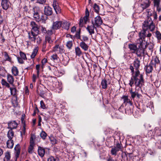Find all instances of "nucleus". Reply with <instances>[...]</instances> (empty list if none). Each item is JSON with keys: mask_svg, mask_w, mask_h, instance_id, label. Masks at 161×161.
<instances>
[{"mask_svg": "<svg viewBox=\"0 0 161 161\" xmlns=\"http://www.w3.org/2000/svg\"><path fill=\"white\" fill-rule=\"evenodd\" d=\"M47 161H56V159L53 157L51 156L48 158Z\"/></svg>", "mask_w": 161, "mask_h": 161, "instance_id": "nucleus-63", "label": "nucleus"}, {"mask_svg": "<svg viewBox=\"0 0 161 161\" xmlns=\"http://www.w3.org/2000/svg\"><path fill=\"white\" fill-rule=\"evenodd\" d=\"M101 84L103 88L105 89L107 87V81L105 79L102 80Z\"/></svg>", "mask_w": 161, "mask_h": 161, "instance_id": "nucleus-37", "label": "nucleus"}, {"mask_svg": "<svg viewBox=\"0 0 161 161\" xmlns=\"http://www.w3.org/2000/svg\"><path fill=\"white\" fill-rule=\"evenodd\" d=\"M9 0H2L1 2V6L4 10H7L10 7V3L9 1Z\"/></svg>", "mask_w": 161, "mask_h": 161, "instance_id": "nucleus-10", "label": "nucleus"}, {"mask_svg": "<svg viewBox=\"0 0 161 161\" xmlns=\"http://www.w3.org/2000/svg\"><path fill=\"white\" fill-rule=\"evenodd\" d=\"M15 158L17 159L19 158L20 151V147L19 144H17L14 147Z\"/></svg>", "mask_w": 161, "mask_h": 161, "instance_id": "nucleus-14", "label": "nucleus"}, {"mask_svg": "<svg viewBox=\"0 0 161 161\" xmlns=\"http://www.w3.org/2000/svg\"><path fill=\"white\" fill-rule=\"evenodd\" d=\"M120 151L119 149L116 147L115 146L112 147L111 151V153L113 155L115 156L117 154V153L119 151Z\"/></svg>", "mask_w": 161, "mask_h": 161, "instance_id": "nucleus-36", "label": "nucleus"}, {"mask_svg": "<svg viewBox=\"0 0 161 161\" xmlns=\"http://www.w3.org/2000/svg\"><path fill=\"white\" fill-rule=\"evenodd\" d=\"M73 46V43L72 41H69L66 43V46L69 49H71Z\"/></svg>", "mask_w": 161, "mask_h": 161, "instance_id": "nucleus-50", "label": "nucleus"}, {"mask_svg": "<svg viewBox=\"0 0 161 161\" xmlns=\"http://www.w3.org/2000/svg\"><path fill=\"white\" fill-rule=\"evenodd\" d=\"M53 5L56 14H58L60 13L61 12L60 8L56 1L55 2H54Z\"/></svg>", "mask_w": 161, "mask_h": 161, "instance_id": "nucleus-17", "label": "nucleus"}, {"mask_svg": "<svg viewBox=\"0 0 161 161\" xmlns=\"http://www.w3.org/2000/svg\"><path fill=\"white\" fill-rule=\"evenodd\" d=\"M1 83L3 86H5L8 88L10 87L9 84L4 79H2Z\"/></svg>", "mask_w": 161, "mask_h": 161, "instance_id": "nucleus-40", "label": "nucleus"}, {"mask_svg": "<svg viewBox=\"0 0 161 161\" xmlns=\"http://www.w3.org/2000/svg\"><path fill=\"white\" fill-rule=\"evenodd\" d=\"M33 17L36 21H39L40 20L39 14H33Z\"/></svg>", "mask_w": 161, "mask_h": 161, "instance_id": "nucleus-55", "label": "nucleus"}, {"mask_svg": "<svg viewBox=\"0 0 161 161\" xmlns=\"http://www.w3.org/2000/svg\"><path fill=\"white\" fill-rule=\"evenodd\" d=\"M62 21H57L54 22L52 26V29L53 30H57L61 27Z\"/></svg>", "mask_w": 161, "mask_h": 161, "instance_id": "nucleus-9", "label": "nucleus"}, {"mask_svg": "<svg viewBox=\"0 0 161 161\" xmlns=\"http://www.w3.org/2000/svg\"><path fill=\"white\" fill-rule=\"evenodd\" d=\"M30 25L31 27V32L38 35L40 34L39 29L40 26H38L35 22L31 21Z\"/></svg>", "mask_w": 161, "mask_h": 161, "instance_id": "nucleus-6", "label": "nucleus"}, {"mask_svg": "<svg viewBox=\"0 0 161 161\" xmlns=\"http://www.w3.org/2000/svg\"><path fill=\"white\" fill-rule=\"evenodd\" d=\"M151 133L152 130H151L148 131V133L146 134V133H141V135L138 136L140 137L143 139L145 138H147L148 139H151V138L152 137V136H151Z\"/></svg>", "mask_w": 161, "mask_h": 161, "instance_id": "nucleus-12", "label": "nucleus"}, {"mask_svg": "<svg viewBox=\"0 0 161 161\" xmlns=\"http://www.w3.org/2000/svg\"><path fill=\"white\" fill-rule=\"evenodd\" d=\"M44 13L47 15H51L53 13L52 8L48 6L45 7L44 8Z\"/></svg>", "mask_w": 161, "mask_h": 161, "instance_id": "nucleus-18", "label": "nucleus"}, {"mask_svg": "<svg viewBox=\"0 0 161 161\" xmlns=\"http://www.w3.org/2000/svg\"><path fill=\"white\" fill-rule=\"evenodd\" d=\"M40 104L41 107L43 109L46 108V107L43 101H40Z\"/></svg>", "mask_w": 161, "mask_h": 161, "instance_id": "nucleus-61", "label": "nucleus"}, {"mask_svg": "<svg viewBox=\"0 0 161 161\" xmlns=\"http://www.w3.org/2000/svg\"><path fill=\"white\" fill-rule=\"evenodd\" d=\"M46 42H44L43 43V44L42 46V51L43 52H45L46 51Z\"/></svg>", "mask_w": 161, "mask_h": 161, "instance_id": "nucleus-62", "label": "nucleus"}, {"mask_svg": "<svg viewBox=\"0 0 161 161\" xmlns=\"http://www.w3.org/2000/svg\"><path fill=\"white\" fill-rule=\"evenodd\" d=\"M155 25L152 20L151 18H149L148 20L145 21L143 23L142 30L145 31L146 34V30L149 29L151 31L153 32L155 30Z\"/></svg>", "mask_w": 161, "mask_h": 161, "instance_id": "nucleus-3", "label": "nucleus"}, {"mask_svg": "<svg viewBox=\"0 0 161 161\" xmlns=\"http://www.w3.org/2000/svg\"><path fill=\"white\" fill-rule=\"evenodd\" d=\"M58 58L57 54H53L51 56V59H53L54 61H56L58 60Z\"/></svg>", "mask_w": 161, "mask_h": 161, "instance_id": "nucleus-56", "label": "nucleus"}, {"mask_svg": "<svg viewBox=\"0 0 161 161\" xmlns=\"http://www.w3.org/2000/svg\"><path fill=\"white\" fill-rule=\"evenodd\" d=\"M95 11L97 13H98L99 10V7L96 3H94L93 6Z\"/></svg>", "mask_w": 161, "mask_h": 161, "instance_id": "nucleus-39", "label": "nucleus"}, {"mask_svg": "<svg viewBox=\"0 0 161 161\" xmlns=\"http://www.w3.org/2000/svg\"><path fill=\"white\" fill-rule=\"evenodd\" d=\"M33 14H39L40 12L39 8L38 7H35L33 8Z\"/></svg>", "mask_w": 161, "mask_h": 161, "instance_id": "nucleus-45", "label": "nucleus"}, {"mask_svg": "<svg viewBox=\"0 0 161 161\" xmlns=\"http://www.w3.org/2000/svg\"><path fill=\"white\" fill-rule=\"evenodd\" d=\"M145 2H142L139 6L137 9V12L138 13L142 12L144 9L148 8L150 5L151 2L150 0H146Z\"/></svg>", "mask_w": 161, "mask_h": 161, "instance_id": "nucleus-4", "label": "nucleus"}, {"mask_svg": "<svg viewBox=\"0 0 161 161\" xmlns=\"http://www.w3.org/2000/svg\"><path fill=\"white\" fill-rule=\"evenodd\" d=\"M10 91L11 94L13 95H15L16 94L17 90L16 88L14 87L10 88Z\"/></svg>", "mask_w": 161, "mask_h": 161, "instance_id": "nucleus-46", "label": "nucleus"}, {"mask_svg": "<svg viewBox=\"0 0 161 161\" xmlns=\"http://www.w3.org/2000/svg\"><path fill=\"white\" fill-rule=\"evenodd\" d=\"M92 24L96 27H99L103 23V20L99 15L97 16L94 19V20L92 21Z\"/></svg>", "mask_w": 161, "mask_h": 161, "instance_id": "nucleus-7", "label": "nucleus"}, {"mask_svg": "<svg viewBox=\"0 0 161 161\" xmlns=\"http://www.w3.org/2000/svg\"><path fill=\"white\" fill-rule=\"evenodd\" d=\"M154 61L155 62V66H156V64H159L160 63V60L158 58L156 57L154 59Z\"/></svg>", "mask_w": 161, "mask_h": 161, "instance_id": "nucleus-59", "label": "nucleus"}, {"mask_svg": "<svg viewBox=\"0 0 161 161\" xmlns=\"http://www.w3.org/2000/svg\"><path fill=\"white\" fill-rule=\"evenodd\" d=\"M88 39V37L87 36H83L82 37V38H80V39L82 42H84L87 41Z\"/></svg>", "mask_w": 161, "mask_h": 161, "instance_id": "nucleus-58", "label": "nucleus"}, {"mask_svg": "<svg viewBox=\"0 0 161 161\" xmlns=\"http://www.w3.org/2000/svg\"><path fill=\"white\" fill-rule=\"evenodd\" d=\"M10 154L9 152H7L5 153V156L4 158V160H6L7 161L9 160L10 159Z\"/></svg>", "mask_w": 161, "mask_h": 161, "instance_id": "nucleus-51", "label": "nucleus"}, {"mask_svg": "<svg viewBox=\"0 0 161 161\" xmlns=\"http://www.w3.org/2000/svg\"><path fill=\"white\" fill-rule=\"evenodd\" d=\"M139 38L136 41V44L139 48L146 49L147 47V42L145 40L146 37L145 31H141L139 33Z\"/></svg>", "mask_w": 161, "mask_h": 161, "instance_id": "nucleus-2", "label": "nucleus"}, {"mask_svg": "<svg viewBox=\"0 0 161 161\" xmlns=\"http://www.w3.org/2000/svg\"><path fill=\"white\" fill-rule=\"evenodd\" d=\"M146 71L148 73H149L152 72L153 70V67L152 64H150L145 67Z\"/></svg>", "mask_w": 161, "mask_h": 161, "instance_id": "nucleus-30", "label": "nucleus"}, {"mask_svg": "<svg viewBox=\"0 0 161 161\" xmlns=\"http://www.w3.org/2000/svg\"><path fill=\"white\" fill-rule=\"evenodd\" d=\"M41 137L43 140H45L47 136V133L44 131H42L40 134Z\"/></svg>", "mask_w": 161, "mask_h": 161, "instance_id": "nucleus-49", "label": "nucleus"}, {"mask_svg": "<svg viewBox=\"0 0 161 161\" xmlns=\"http://www.w3.org/2000/svg\"><path fill=\"white\" fill-rule=\"evenodd\" d=\"M123 108V106L122 105H121L119 108V110L117 111L116 113L115 114V115H114V116L118 118H120L121 116L120 115V113H121L120 111L121 109Z\"/></svg>", "mask_w": 161, "mask_h": 161, "instance_id": "nucleus-35", "label": "nucleus"}, {"mask_svg": "<svg viewBox=\"0 0 161 161\" xmlns=\"http://www.w3.org/2000/svg\"><path fill=\"white\" fill-rule=\"evenodd\" d=\"M40 29L43 33L46 34V33H47V30L46 28L43 27L42 25L40 26Z\"/></svg>", "mask_w": 161, "mask_h": 161, "instance_id": "nucleus-52", "label": "nucleus"}, {"mask_svg": "<svg viewBox=\"0 0 161 161\" xmlns=\"http://www.w3.org/2000/svg\"><path fill=\"white\" fill-rule=\"evenodd\" d=\"M145 49H143L142 48H137V50L135 53L138 57H140L142 56V54H144Z\"/></svg>", "mask_w": 161, "mask_h": 161, "instance_id": "nucleus-20", "label": "nucleus"}, {"mask_svg": "<svg viewBox=\"0 0 161 161\" xmlns=\"http://www.w3.org/2000/svg\"><path fill=\"white\" fill-rule=\"evenodd\" d=\"M140 61L138 58H137L133 62V65L136 68V71L138 70V68L140 66Z\"/></svg>", "mask_w": 161, "mask_h": 161, "instance_id": "nucleus-32", "label": "nucleus"}, {"mask_svg": "<svg viewBox=\"0 0 161 161\" xmlns=\"http://www.w3.org/2000/svg\"><path fill=\"white\" fill-rule=\"evenodd\" d=\"M53 86L57 91L58 90L60 91L62 88L61 85L58 82H56L54 83L53 84Z\"/></svg>", "mask_w": 161, "mask_h": 161, "instance_id": "nucleus-26", "label": "nucleus"}, {"mask_svg": "<svg viewBox=\"0 0 161 161\" xmlns=\"http://www.w3.org/2000/svg\"><path fill=\"white\" fill-rule=\"evenodd\" d=\"M144 83L143 76L140 74L139 70L136 71L134 75H132L129 80V85L132 87L134 83L136 87L141 88Z\"/></svg>", "mask_w": 161, "mask_h": 161, "instance_id": "nucleus-1", "label": "nucleus"}, {"mask_svg": "<svg viewBox=\"0 0 161 161\" xmlns=\"http://www.w3.org/2000/svg\"><path fill=\"white\" fill-rule=\"evenodd\" d=\"M25 130V122H24L23 125V129L22 130V131H20L21 136L22 137L23 135H25L26 132Z\"/></svg>", "mask_w": 161, "mask_h": 161, "instance_id": "nucleus-38", "label": "nucleus"}, {"mask_svg": "<svg viewBox=\"0 0 161 161\" xmlns=\"http://www.w3.org/2000/svg\"><path fill=\"white\" fill-rule=\"evenodd\" d=\"M154 45L153 43L150 42L147 43V47H148L149 50L152 51Z\"/></svg>", "mask_w": 161, "mask_h": 161, "instance_id": "nucleus-48", "label": "nucleus"}, {"mask_svg": "<svg viewBox=\"0 0 161 161\" xmlns=\"http://www.w3.org/2000/svg\"><path fill=\"white\" fill-rule=\"evenodd\" d=\"M37 34L31 31L28 32V38L29 41L27 42V45H29V43L30 42H35V39L36 36H37Z\"/></svg>", "mask_w": 161, "mask_h": 161, "instance_id": "nucleus-8", "label": "nucleus"}, {"mask_svg": "<svg viewBox=\"0 0 161 161\" xmlns=\"http://www.w3.org/2000/svg\"><path fill=\"white\" fill-rule=\"evenodd\" d=\"M45 42H46V43L47 42L49 43H51L53 42V41L51 39V37L47 35L45 36Z\"/></svg>", "mask_w": 161, "mask_h": 161, "instance_id": "nucleus-47", "label": "nucleus"}, {"mask_svg": "<svg viewBox=\"0 0 161 161\" xmlns=\"http://www.w3.org/2000/svg\"><path fill=\"white\" fill-rule=\"evenodd\" d=\"M38 51V47H35L33 50L31 54V58H34L37 55Z\"/></svg>", "mask_w": 161, "mask_h": 161, "instance_id": "nucleus-27", "label": "nucleus"}, {"mask_svg": "<svg viewBox=\"0 0 161 161\" xmlns=\"http://www.w3.org/2000/svg\"><path fill=\"white\" fill-rule=\"evenodd\" d=\"M39 78V76H38L37 75L35 74H33L32 75V81L33 83H35L36 79Z\"/></svg>", "mask_w": 161, "mask_h": 161, "instance_id": "nucleus-53", "label": "nucleus"}, {"mask_svg": "<svg viewBox=\"0 0 161 161\" xmlns=\"http://www.w3.org/2000/svg\"><path fill=\"white\" fill-rule=\"evenodd\" d=\"M70 24L69 22L66 21H62V25H61V27L66 30H68L70 27Z\"/></svg>", "mask_w": 161, "mask_h": 161, "instance_id": "nucleus-16", "label": "nucleus"}, {"mask_svg": "<svg viewBox=\"0 0 161 161\" xmlns=\"http://www.w3.org/2000/svg\"><path fill=\"white\" fill-rule=\"evenodd\" d=\"M154 5L156 7H158L159 6V3L160 2V0H154Z\"/></svg>", "mask_w": 161, "mask_h": 161, "instance_id": "nucleus-57", "label": "nucleus"}, {"mask_svg": "<svg viewBox=\"0 0 161 161\" xmlns=\"http://www.w3.org/2000/svg\"><path fill=\"white\" fill-rule=\"evenodd\" d=\"M129 48L132 53H135L137 50V46L135 44H130L129 45Z\"/></svg>", "mask_w": 161, "mask_h": 161, "instance_id": "nucleus-24", "label": "nucleus"}, {"mask_svg": "<svg viewBox=\"0 0 161 161\" xmlns=\"http://www.w3.org/2000/svg\"><path fill=\"white\" fill-rule=\"evenodd\" d=\"M53 50L57 53H61L64 52L62 47L59 46L58 45H56L53 47Z\"/></svg>", "mask_w": 161, "mask_h": 161, "instance_id": "nucleus-15", "label": "nucleus"}, {"mask_svg": "<svg viewBox=\"0 0 161 161\" xmlns=\"http://www.w3.org/2000/svg\"><path fill=\"white\" fill-rule=\"evenodd\" d=\"M38 153L39 155L42 157L44 155L45 153V150L44 148L41 147H38Z\"/></svg>", "mask_w": 161, "mask_h": 161, "instance_id": "nucleus-29", "label": "nucleus"}, {"mask_svg": "<svg viewBox=\"0 0 161 161\" xmlns=\"http://www.w3.org/2000/svg\"><path fill=\"white\" fill-rule=\"evenodd\" d=\"M7 79L8 81L10 84H13L14 81V78L11 75L9 74H7Z\"/></svg>", "mask_w": 161, "mask_h": 161, "instance_id": "nucleus-25", "label": "nucleus"}, {"mask_svg": "<svg viewBox=\"0 0 161 161\" xmlns=\"http://www.w3.org/2000/svg\"><path fill=\"white\" fill-rule=\"evenodd\" d=\"M80 46L84 51H87L89 48V46L84 42H81L80 43Z\"/></svg>", "mask_w": 161, "mask_h": 161, "instance_id": "nucleus-21", "label": "nucleus"}, {"mask_svg": "<svg viewBox=\"0 0 161 161\" xmlns=\"http://www.w3.org/2000/svg\"><path fill=\"white\" fill-rule=\"evenodd\" d=\"M97 27L92 24L87 26L86 29L88 31L90 35L92 37V34L94 33V29H96Z\"/></svg>", "mask_w": 161, "mask_h": 161, "instance_id": "nucleus-11", "label": "nucleus"}, {"mask_svg": "<svg viewBox=\"0 0 161 161\" xmlns=\"http://www.w3.org/2000/svg\"><path fill=\"white\" fill-rule=\"evenodd\" d=\"M42 41V39L40 37L37 35V36L36 37L35 39V42H36L38 44H39L41 43Z\"/></svg>", "mask_w": 161, "mask_h": 161, "instance_id": "nucleus-43", "label": "nucleus"}, {"mask_svg": "<svg viewBox=\"0 0 161 161\" xmlns=\"http://www.w3.org/2000/svg\"><path fill=\"white\" fill-rule=\"evenodd\" d=\"M85 15L83 18H81L79 23L80 27H82L84 24H86L88 19L89 17V12L87 8L86 9L85 12Z\"/></svg>", "mask_w": 161, "mask_h": 161, "instance_id": "nucleus-5", "label": "nucleus"}, {"mask_svg": "<svg viewBox=\"0 0 161 161\" xmlns=\"http://www.w3.org/2000/svg\"><path fill=\"white\" fill-rule=\"evenodd\" d=\"M146 12L147 13V20H148V19L149 18H151L150 17L152 15V11L150 9H146Z\"/></svg>", "mask_w": 161, "mask_h": 161, "instance_id": "nucleus-44", "label": "nucleus"}, {"mask_svg": "<svg viewBox=\"0 0 161 161\" xmlns=\"http://www.w3.org/2000/svg\"><path fill=\"white\" fill-rule=\"evenodd\" d=\"M14 133L12 131V130H10L8 132L7 136L9 140H12V139L14 136Z\"/></svg>", "mask_w": 161, "mask_h": 161, "instance_id": "nucleus-34", "label": "nucleus"}, {"mask_svg": "<svg viewBox=\"0 0 161 161\" xmlns=\"http://www.w3.org/2000/svg\"><path fill=\"white\" fill-rule=\"evenodd\" d=\"M3 56L5 58V59L2 60V62L3 63H4L6 61H8L10 62L11 61V58L9 56L6 52H4Z\"/></svg>", "mask_w": 161, "mask_h": 161, "instance_id": "nucleus-19", "label": "nucleus"}, {"mask_svg": "<svg viewBox=\"0 0 161 161\" xmlns=\"http://www.w3.org/2000/svg\"><path fill=\"white\" fill-rule=\"evenodd\" d=\"M34 145H30L28 149V152L31 153L32 152V150L33 149Z\"/></svg>", "mask_w": 161, "mask_h": 161, "instance_id": "nucleus-60", "label": "nucleus"}, {"mask_svg": "<svg viewBox=\"0 0 161 161\" xmlns=\"http://www.w3.org/2000/svg\"><path fill=\"white\" fill-rule=\"evenodd\" d=\"M116 147L119 149L120 151H122L123 150V147L121 142H118L115 146H114Z\"/></svg>", "mask_w": 161, "mask_h": 161, "instance_id": "nucleus-42", "label": "nucleus"}, {"mask_svg": "<svg viewBox=\"0 0 161 161\" xmlns=\"http://www.w3.org/2000/svg\"><path fill=\"white\" fill-rule=\"evenodd\" d=\"M19 54L21 58H23L24 60H25L26 59V56L25 53L22 52H19Z\"/></svg>", "mask_w": 161, "mask_h": 161, "instance_id": "nucleus-54", "label": "nucleus"}, {"mask_svg": "<svg viewBox=\"0 0 161 161\" xmlns=\"http://www.w3.org/2000/svg\"><path fill=\"white\" fill-rule=\"evenodd\" d=\"M18 125V123L15 121H10L8 123V128L10 129V130H12L13 129L16 128Z\"/></svg>", "mask_w": 161, "mask_h": 161, "instance_id": "nucleus-13", "label": "nucleus"}, {"mask_svg": "<svg viewBox=\"0 0 161 161\" xmlns=\"http://www.w3.org/2000/svg\"><path fill=\"white\" fill-rule=\"evenodd\" d=\"M18 61L19 63L20 64H23V63L24 61H23V59L21 58L18 57L17 58Z\"/></svg>", "mask_w": 161, "mask_h": 161, "instance_id": "nucleus-64", "label": "nucleus"}, {"mask_svg": "<svg viewBox=\"0 0 161 161\" xmlns=\"http://www.w3.org/2000/svg\"><path fill=\"white\" fill-rule=\"evenodd\" d=\"M12 74L15 76L18 75L19 74V71L17 68L15 66H13L12 67L11 70Z\"/></svg>", "mask_w": 161, "mask_h": 161, "instance_id": "nucleus-33", "label": "nucleus"}, {"mask_svg": "<svg viewBox=\"0 0 161 161\" xmlns=\"http://www.w3.org/2000/svg\"><path fill=\"white\" fill-rule=\"evenodd\" d=\"M155 36L158 40H161V33L158 30L155 32Z\"/></svg>", "mask_w": 161, "mask_h": 161, "instance_id": "nucleus-41", "label": "nucleus"}, {"mask_svg": "<svg viewBox=\"0 0 161 161\" xmlns=\"http://www.w3.org/2000/svg\"><path fill=\"white\" fill-rule=\"evenodd\" d=\"M154 132L152 131L151 136H154L155 134L157 136H159L161 135V130L158 127H156L154 129Z\"/></svg>", "mask_w": 161, "mask_h": 161, "instance_id": "nucleus-22", "label": "nucleus"}, {"mask_svg": "<svg viewBox=\"0 0 161 161\" xmlns=\"http://www.w3.org/2000/svg\"><path fill=\"white\" fill-rule=\"evenodd\" d=\"M75 51L76 55L78 57H80V56L83 54V53L81 51L80 48L77 47L75 48Z\"/></svg>", "mask_w": 161, "mask_h": 161, "instance_id": "nucleus-28", "label": "nucleus"}, {"mask_svg": "<svg viewBox=\"0 0 161 161\" xmlns=\"http://www.w3.org/2000/svg\"><path fill=\"white\" fill-rule=\"evenodd\" d=\"M7 147L8 148H12L14 145V142L13 140H8L7 141Z\"/></svg>", "mask_w": 161, "mask_h": 161, "instance_id": "nucleus-31", "label": "nucleus"}, {"mask_svg": "<svg viewBox=\"0 0 161 161\" xmlns=\"http://www.w3.org/2000/svg\"><path fill=\"white\" fill-rule=\"evenodd\" d=\"M124 100V103L126 104L127 103H129L130 105L132 106L133 104L132 103L128 98L127 96H123L122 98Z\"/></svg>", "mask_w": 161, "mask_h": 161, "instance_id": "nucleus-23", "label": "nucleus"}]
</instances>
